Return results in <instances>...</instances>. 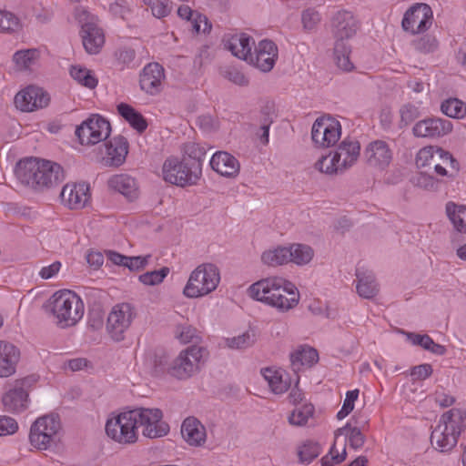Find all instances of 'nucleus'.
Here are the masks:
<instances>
[{
  "label": "nucleus",
  "instance_id": "37",
  "mask_svg": "<svg viewBox=\"0 0 466 466\" xmlns=\"http://www.w3.org/2000/svg\"><path fill=\"white\" fill-rule=\"evenodd\" d=\"M264 379L268 381L271 391L275 394H282L290 387V383L287 379H283V375L270 368L262 370Z\"/></svg>",
  "mask_w": 466,
  "mask_h": 466
},
{
  "label": "nucleus",
  "instance_id": "40",
  "mask_svg": "<svg viewBox=\"0 0 466 466\" xmlns=\"http://www.w3.org/2000/svg\"><path fill=\"white\" fill-rule=\"evenodd\" d=\"M408 339L414 345H419L426 350L437 355H443L446 351L444 346L435 343L429 335H420L412 332L406 333Z\"/></svg>",
  "mask_w": 466,
  "mask_h": 466
},
{
  "label": "nucleus",
  "instance_id": "24",
  "mask_svg": "<svg viewBox=\"0 0 466 466\" xmlns=\"http://www.w3.org/2000/svg\"><path fill=\"white\" fill-rule=\"evenodd\" d=\"M20 356V350L16 346L0 340V378H8L15 373Z\"/></svg>",
  "mask_w": 466,
  "mask_h": 466
},
{
  "label": "nucleus",
  "instance_id": "10",
  "mask_svg": "<svg viewBox=\"0 0 466 466\" xmlns=\"http://www.w3.org/2000/svg\"><path fill=\"white\" fill-rule=\"evenodd\" d=\"M106 433L110 439L119 444L129 445L136 443L138 440V435L132 411L121 412L108 419L106 423Z\"/></svg>",
  "mask_w": 466,
  "mask_h": 466
},
{
  "label": "nucleus",
  "instance_id": "32",
  "mask_svg": "<svg viewBox=\"0 0 466 466\" xmlns=\"http://www.w3.org/2000/svg\"><path fill=\"white\" fill-rule=\"evenodd\" d=\"M356 289L360 297L366 299H371L378 295L380 290L379 284L371 271L361 270L358 268L356 270Z\"/></svg>",
  "mask_w": 466,
  "mask_h": 466
},
{
  "label": "nucleus",
  "instance_id": "41",
  "mask_svg": "<svg viewBox=\"0 0 466 466\" xmlns=\"http://www.w3.org/2000/svg\"><path fill=\"white\" fill-rule=\"evenodd\" d=\"M351 48L348 44H334V61L337 66L346 72L354 68L353 63L350 59Z\"/></svg>",
  "mask_w": 466,
  "mask_h": 466
},
{
  "label": "nucleus",
  "instance_id": "9",
  "mask_svg": "<svg viewBox=\"0 0 466 466\" xmlns=\"http://www.w3.org/2000/svg\"><path fill=\"white\" fill-rule=\"evenodd\" d=\"M137 428L142 427V434L148 439L167 435L169 425L162 420L163 412L157 408H137L131 410Z\"/></svg>",
  "mask_w": 466,
  "mask_h": 466
},
{
  "label": "nucleus",
  "instance_id": "64",
  "mask_svg": "<svg viewBox=\"0 0 466 466\" xmlns=\"http://www.w3.org/2000/svg\"><path fill=\"white\" fill-rule=\"evenodd\" d=\"M225 76L232 83L245 86L248 85V79L245 76V75L238 71L236 68L229 69L226 72Z\"/></svg>",
  "mask_w": 466,
  "mask_h": 466
},
{
  "label": "nucleus",
  "instance_id": "5",
  "mask_svg": "<svg viewBox=\"0 0 466 466\" xmlns=\"http://www.w3.org/2000/svg\"><path fill=\"white\" fill-rule=\"evenodd\" d=\"M416 166L433 170L437 176L446 177L450 180L455 179L460 172V164L447 150L437 147L428 146L419 150L416 156Z\"/></svg>",
  "mask_w": 466,
  "mask_h": 466
},
{
  "label": "nucleus",
  "instance_id": "54",
  "mask_svg": "<svg viewBox=\"0 0 466 466\" xmlns=\"http://www.w3.org/2000/svg\"><path fill=\"white\" fill-rule=\"evenodd\" d=\"M168 273L169 268L167 267H163L158 270L147 271L140 275L138 279L144 285L155 286L160 284Z\"/></svg>",
  "mask_w": 466,
  "mask_h": 466
},
{
  "label": "nucleus",
  "instance_id": "45",
  "mask_svg": "<svg viewBox=\"0 0 466 466\" xmlns=\"http://www.w3.org/2000/svg\"><path fill=\"white\" fill-rule=\"evenodd\" d=\"M38 57L39 52L37 49H25L16 51L13 56V61L20 70H24L28 69L35 64Z\"/></svg>",
  "mask_w": 466,
  "mask_h": 466
},
{
  "label": "nucleus",
  "instance_id": "33",
  "mask_svg": "<svg viewBox=\"0 0 466 466\" xmlns=\"http://www.w3.org/2000/svg\"><path fill=\"white\" fill-rule=\"evenodd\" d=\"M108 186L130 200L137 197V183L133 177L127 174L113 176L108 180Z\"/></svg>",
  "mask_w": 466,
  "mask_h": 466
},
{
  "label": "nucleus",
  "instance_id": "8",
  "mask_svg": "<svg viewBox=\"0 0 466 466\" xmlns=\"http://www.w3.org/2000/svg\"><path fill=\"white\" fill-rule=\"evenodd\" d=\"M76 18L81 25V36L85 50L90 55L100 52L105 44L103 30L97 25V17L83 8L76 9Z\"/></svg>",
  "mask_w": 466,
  "mask_h": 466
},
{
  "label": "nucleus",
  "instance_id": "2",
  "mask_svg": "<svg viewBox=\"0 0 466 466\" xmlns=\"http://www.w3.org/2000/svg\"><path fill=\"white\" fill-rule=\"evenodd\" d=\"M15 175L18 180L35 189L57 186L64 180L62 167L49 160L29 157L17 163Z\"/></svg>",
  "mask_w": 466,
  "mask_h": 466
},
{
  "label": "nucleus",
  "instance_id": "39",
  "mask_svg": "<svg viewBox=\"0 0 466 466\" xmlns=\"http://www.w3.org/2000/svg\"><path fill=\"white\" fill-rule=\"evenodd\" d=\"M207 151L206 148L195 142H188L184 146V156L189 162L190 167H194L198 164L200 168V175L202 174V164L206 159Z\"/></svg>",
  "mask_w": 466,
  "mask_h": 466
},
{
  "label": "nucleus",
  "instance_id": "34",
  "mask_svg": "<svg viewBox=\"0 0 466 466\" xmlns=\"http://www.w3.org/2000/svg\"><path fill=\"white\" fill-rule=\"evenodd\" d=\"M117 112L138 133H142L147 129V120L145 119L141 113L137 111L130 105L126 103H120L117 106Z\"/></svg>",
  "mask_w": 466,
  "mask_h": 466
},
{
  "label": "nucleus",
  "instance_id": "59",
  "mask_svg": "<svg viewBox=\"0 0 466 466\" xmlns=\"http://www.w3.org/2000/svg\"><path fill=\"white\" fill-rule=\"evenodd\" d=\"M190 24L192 30L197 34L208 33L211 30L212 27L211 23L208 21V17L199 12L195 14V16Z\"/></svg>",
  "mask_w": 466,
  "mask_h": 466
},
{
  "label": "nucleus",
  "instance_id": "4",
  "mask_svg": "<svg viewBox=\"0 0 466 466\" xmlns=\"http://www.w3.org/2000/svg\"><path fill=\"white\" fill-rule=\"evenodd\" d=\"M49 308L56 325L60 329L76 326L85 312L81 298L69 289L55 292L49 299Z\"/></svg>",
  "mask_w": 466,
  "mask_h": 466
},
{
  "label": "nucleus",
  "instance_id": "14",
  "mask_svg": "<svg viewBox=\"0 0 466 466\" xmlns=\"http://www.w3.org/2000/svg\"><path fill=\"white\" fill-rule=\"evenodd\" d=\"M432 22L431 7L424 3H416L405 12L401 26L404 31L418 35L429 30Z\"/></svg>",
  "mask_w": 466,
  "mask_h": 466
},
{
  "label": "nucleus",
  "instance_id": "30",
  "mask_svg": "<svg viewBox=\"0 0 466 466\" xmlns=\"http://www.w3.org/2000/svg\"><path fill=\"white\" fill-rule=\"evenodd\" d=\"M253 46V38L246 34L232 35L226 44V47L233 56L248 62L254 61L253 55L251 53Z\"/></svg>",
  "mask_w": 466,
  "mask_h": 466
},
{
  "label": "nucleus",
  "instance_id": "15",
  "mask_svg": "<svg viewBox=\"0 0 466 466\" xmlns=\"http://www.w3.org/2000/svg\"><path fill=\"white\" fill-rule=\"evenodd\" d=\"M134 317V309L129 303H120L114 306L106 321V330L111 339L115 341L123 340L124 334L130 327Z\"/></svg>",
  "mask_w": 466,
  "mask_h": 466
},
{
  "label": "nucleus",
  "instance_id": "46",
  "mask_svg": "<svg viewBox=\"0 0 466 466\" xmlns=\"http://www.w3.org/2000/svg\"><path fill=\"white\" fill-rule=\"evenodd\" d=\"M70 75L76 81L86 87L93 89L97 86V79L86 67L73 66L70 69Z\"/></svg>",
  "mask_w": 466,
  "mask_h": 466
},
{
  "label": "nucleus",
  "instance_id": "25",
  "mask_svg": "<svg viewBox=\"0 0 466 466\" xmlns=\"http://www.w3.org/2000/svg\"><path fill=\"white\" fill-rule=\"evenodd\" d=\"M128 153V142L126 137L117 136L106 144L105 164L109 167L121 166Z\"/></svg>",
  "mask_w": 466,
  "mask_h": 466
},
{
  "label": "nucleus",
  "instance_id": "28",
  "mask_svg": "<svg viewBox=\"0 0 466 466\" xmlns=\"http://www.w3.org/2000/svg\"><path fill=\"white\" fill-rule=\"evenodd\" d=\"M365 155L369 165L379 168H384L392 159L388 144L382 140L370 143L366 148Z\"/></svg>",
  "mask_w": 466,
  "mask_h": 466
},
{
  "label": "nucleus",
  "instance_id": "49",
  "mask_svg": "<svg viewBox=\"0 0 466 466\" xmlns=\"http://www.w3.org/2000/svg\"><path fill=\"white\" fill-rule=\"evenodd\" d=\"M319 453V444L311 441H307L298 449V456L301 463L311 462Z\"/></svg>",
  "mask_w": 466,
  "mask_h": 466
},
{
  "label": "nucleus",
  "instance_id": "7",
  "mask_svg": "<svg viewBox=\"0 0 466 466\" xmlns=\"http://www.w3.org/2000/svg\"><path fill=\"white\" fill-rule=\"evenodd\" d=\"M162 174L166 182L178 187L195 185L201 177L198 164L190 167L187 157H183L182 160L176 157L166 159Z\"/></svg>",
  "mask_w": 466,
  "mask_h": 466
},
{
  "label": "nucleus",
  "instance_id": "6",
  "mask_svg": "<svg viewBox=\"0 0 466 466\" xmlns=\"http://www.w3.org/2000/svg\"><path fill=\"white\" fill-rule=\"evenodd\" d=\"M219 281V269L215 264H200L191 272L183 294L189 299L206 296L217 289Z\"/></svg>",
  "mask_w": 466,
  "mask_h": 466
},
{
  "label": "nucleus",
  "instance_id": "20",
  "mask_svg": "<svg viewBox=\"0 0 466 466\" xmlns=\"http://www.w3.org/2000/svg\"><path fill=\"white\" fill-rule=\"evenodd\" d=\"M60 198L70 209H81L89 200V186L86 183H67L63 187Z\"/></svg>",
  "mask_w": 466,
  "mask_h": 466
},
{
  "label": "nucleus",
  "instance_id": "50",
  "mask_svg": "<svg viewBox=\"0 0 466 466\" xmlns=\"http://www.w3.org/2000/svg\"><path fill=\"white\" fill-rule=\"evenodd\" d=\"M175 336L182 343H198L200 339L198 331L189 324H179L176 327Z\"/></svg>",
  "mask_w": 466,
  "mask_h": 466
},
{
  "label": "nucleus",
  "instance_id": "17",
  "mask_svg": "<svg viewBox=\"0 0 466 466\" xmlns=\"http://www.w3.org/2000/svg\"><path fill=\"white\" fill-rule=\"evenodd\" d=\"M359 29V24L354 15L346 10L337 12L331 20V31L335 43L347 44Z\"/></svg>",
  "mask_w": 466,
  "mask_h": 466
},
{
  "label": "nucleus",
  "instance_id": "56",
  "mask_svg": "<svg viewBox=\"0 0 466 466\" xmlns=\"http://www.w3.org/2000/svg\"><path fill=\"white\" fill-rule=\"evenodd\" d=\"M413 46L418 52L427 54L433 52L437 48L438 41L434 36L426 35L414 41Z\"/></svg>",
  "mask_w": 466,
  "mask_h": 466
},
{
  "label": "nucleus",
  "instance_id": "29",
  "mask_svg": "<svg viewBox=\"0 0 466 466\" xmlns=\"http://www.w3.org/2000/svg\"><path fill=\"white\" fill-rule=\"evenodd\" d=\"M290 368L295 373L304 367L310 368L319 360L318 351L308 345L299 346L289 354Z\"/></svg>",
  "mask_w": 466,
  "mask_h": 466
},
{
  "label": "nucleus",
  "instance_id": "62",
  "mask_svg": "<svg viewBox=\"0 0 466 466\" xmlns=\"http://www.w3.org/2000/svg\"><path fill=\"white\" fill-rule=\"evenodd\" d=\"M150 257V255H147L145 257H127V260L126 261V267L130 271H140L147 267Z\"/></svg>",
  "mask_w": 466,
  "mask_h": 466
},
{
  "label": "nucleus",
  "instance_id": "44",
  "mask_svg": "<svg viewBox=\"0 0 466 466\" xmlns=\"http://www.w3.org/2000/svg\"><path fill=\"white\" fill-rule=\"evenodd\" d=\"M257 340V333L253 329H248L242 334L233 337L228 338L226 339V344L228 348L234 350H244L249 348L255 344Z\"/></svg>",
  "mask_w": 466,
  "mask_h": 466
},
{
  "label": "nucleus",
  "instance_id": "51",
  "mask_svg": "<svg viewBox=\"0 0 466 466\" xmlns=\"http://www.w3.org/2000/svg\"><path fill=\"white\" fill-rule=\"evenodd\" d=\"M20 26L19 19L13 13L0 9V33H14Z\"/></svg>",
  "mask_w": 466,
  "mask_h": 466
},
{
  "label": "nucleus",
  "instance_id": "26",
  "mask_svg": "<svg viewBox=\"0 0 466 466\" xmlns=\"http://www.w3.org/2000/svg\"><path fill=\"white\" fill-rule=\"evenodd\" d=\"M25 380L16 381L15 386L3 395L2 403L6 411L22 412L27 408L28 393L22 387Z\"/></svg>",
  "mask_w": 466,
  "mask_h": 466
},
{
  "label": "nucleus",
  "instance_id": "60",
  "mask_svg": "<svg viewBox=\"0 0 466 466\" xmlns=\"http://www.w3.org/2000/svg\"><path fill=\"white\" fill-rule=\"evenodd\" d=\"M346 456H347L346 449L343 448L342 452L339 453L335 450V443H334L332 445V447L330 448L329 454H327L326 456H324L321 459V465L322 466H333L334 464L342 462L346 459Z\"/></svg>",
  "mask_w": 466,
  "mask_h": 466
},
{
  "label": "nucleus",
  "instance_id": "27",
  "mask_svg": "<svg viewBox=\"0 0 466 466\" xmlns=\"http://www.w3.org/2000/svg\"><path fill=\"white\" fill-rule=\"evenodd\" d=\"M209 164L214 171L227 177H236L240 167L238 159L225 151L214 153Z\"/></svg>",
  "mask_w": 466,
  "mask_h": 466
},
{
  "label": "nucleus",
  "instance_id": "31",
  "mask_svg": "<svg viewBox=\"0 0 466 466\" xmlns=\"http://www.w3.org/2000/svg\"><path fill=\"white\" fill-rule=\"evenodd\" d=\"M360 146L356 140L344 139L332 154L343 170L352 166L360 156Z\"/></svg>",
  "mask_w": 466,
  "mask_h": 466
},
{
  "label": "nucleus",
  "instance_id": "16",
  "mask_svg": "<svg viewBox=\"0 0 466 466\" xmlns=\"http://www.w3.org/2000/svg\"><path fill=\"white\" fill-rule=\"evenodd\" d=\"M341 136V126L338 120L330 116L316 119L311 129L312 141L320 147L334 146Z\"/></svg>",
  "mask_w": 466,
  "mask_h": 466
},
{
  "label": "nucleus",
  "instance_id": "36",
  "mask_svg": "<svg viewBox=\"0 0 466 466\" xmlns=\"http://www.w3.org/2000/svg\"><path fill=\"white\" fill-rule=\"evenodd\" d=\"M335 439L340 435H345L349 441L350 447L354 450H359L363 447L366 438L359 427L352 426L351 423H347L345 426L339 428L334 432Z\"/></svg>",
  "mask_w": 466,
  "mask_h": 466
},
{
  "label": "nucleus",
  "instance_id": "12",
  "mask_svg": "<svg viewBox=\"0 0 466 466\" xmlns=\"http://www.w3.org/2000/svg\"><path fill=\"white\" fill-rule=\"evenodd\" d=\"M59 429L60 421L56 417L51 415L38 418L30 429L31 444L38 450L48 449L55 442Z\"/></svg>",
  "mask_w": 466,
  "mask_h": 466
},
{
  "label": "nucleus",
  "instance_id": "47",
  "mask_svg": "<svg viewBox=\"0 0 466 466\" xmlns=\"http://www.w3.org/2000/svg\"><path fill=\"white\" fill-rule=\"evenodd\" d=\"M429 172L430 171H427L426 169L423 172H420L414 175L410 179L412 185L424 190H438L441 180L435 179L431 175L429 174Z\"/></svg>",
  "mask_w": 466,
  "mask_h": 466
},
{
  "label": "nucleus",
  "instance_id": "23",
  "mask_svg": "<svg viewBox=\"0 0 466 466\" xmlns=\"http://www.w3.org/2000/svg\"><path fill=\"white\" fill-rule=\"evenodd\" d=\"M253 64L262 72H269L274 67L278 58V47L271 40H262L256 47V54L253 56Z\"/></svg>",
  "mask_w": 466,
  "mask_h": 466
},
{
  "label": "nucleus",
  "instance_id": "18",
  "mask_svg": "<svg viewBox=\"0 0 466 466\" xmlns=\"http://www.w3.org/2000/svg\"><path fill=\"white\" fill-rule=\"evenodd\" d=\"M49 96L41 87L29 86L18 92L15 96L16 108L24 112L45 107L49 103Z\"/></svg>",
  "mask_w": 466,
  "mask_h": 466
},
{
  "label": "nucleus",
  "instance_id": "19",
  "mask_svg": "<svg viewBox=\"0 0 466 466\" xmlns=\"http://www.w3.org/2000/svg\"><path fill=\"white\" fill-rule=\"evenodd\" d=\"M452 131V123L450 120L440 117H429L418 121L412 133L417 137L439 138L444 137Z\"/></svg>",
  "mask_w": 466,
  "mask_h": 466
},
{
  "label": "nucleus",
  "instance_id": "35",
  "mask_svg": "<svg viewBox=\"0 0 466 466\" xmlns=\"http://www.w3.org/2000/svg\"><path fill=\"white\" fill-rule=\"evenodd\" d=\"M291 252L289 247H278L266 250L261 255V260L265 265L277 267L289 262Z\"/></svg>",
  "mask_w": 466,
  "mask_h": 466
},
{
  "label": "nucleus",
  "instance_id": "52",
  "mask_svg": "<svg viewBox=\"0 0 466 466\" xmlns=\"http://www.w3.org/2000/svg\"><path fill=\"white\" fill-rule=\"evenodd\" d=\"M143 2L150 7L152 15L157 18L166 17L172 10L169 0H143Z\"/></svg>",
  "mask_w": 466,
  "mask_h": 466
},
{
  "label": "nucleus",
  "instance_id": "1",
  "mask_svg": "<svg viewBox=\"0 0 466 466\" xmlns=\"http://www.w3.org/2000/svg\"><path fill=\"white\" fill-rule=\"evenodd\" d=\"M250 298L263 302L279 312L294 309L299 301L298 288L282 277H268L253 283L248 289Z\"/></svg>",
  "mask_w": 466,
  "mask_h": 466
},
{
  "label": "nucleus",
  "instance_id": "57",
  "mask_svg": "<svg viewBox=\"0 0 466 466\" xmlns=\"http://www.w3.org/2000/svg\"><path fill=\"white\" fill-rule=\"evenodd\" d=\"M358 396L359 390H353L347 392L342 408L337 414V418L339 420H342L353 410L354 401L358 399Z\"/></svg>",
  "mask_w": 466,
  "mask_h": 466
},
{
  "label": "nucleus",
  "instance_id": "13",
  "mask_svg": "<svg viewBox=\"0 0 466 466\" xmlns=\"http://www.w3.org/2000/svg\"><path fill=\"white\" fill-rule=\"evenodd\" d=\"M110 132V123L98 115H92L76 129V135L84 146L96 145L106 140Z\"/></svg>",
  "mask_w": 466,
  "mask_h": 466
},
{
  "label": "nucleus",
  "instance_id": "48",
  "mask_svg": "<svg viewBox=\"0 0 466 466\" xmlns=\"http://www.w3.org/2000/svg\"><path fill=\"white\" fill-rule=\"evenodd\" d=\"M314 406L310 403L296 408L289 416V422L295 426H303L314 414Z\"/></svg>",
  "mask_w": 466,
  "mask_h": 466
},
{
  "label": "nucleus",
  "instance_id": "38",
  "mask_svg": "<svg viewBox=\"0 0 466 466\" xmlns=\"http://www.w3.org/2000/svg\"><path fill=\"white\" fill-rule=\"evenodd\" d=\"M446 213L456 230L461 233H466V206H459L453 202H448Z\"/></svg>",
  "mask_w": 466,
  "mask_h": 466
},
{
  "label": "nucleus",
  "instance_id": "61",
  "mask_svg": "<svg viewBox=\"0 0 466 466\" xmlns=\"http://www.w3.org/2000/svg\"><path fill=\"white\" fill-rule=\"evenodd\" d=\"M302 24L305 29L312 30L320 21V15L318 11L309 8L302 13Z\"/></svg>",
  "mask_w": 466,
  "mask_h": 466
},
{
  "label": "nucleus",
  "instance_id": "63",
  "mask_svg": "<svg viewBox=\"0 0 466 466\" xmlns=\"http://www.w3.org/2000/svg\"><path fill=\"white\" fill-rule=\"evenodd\" d=\"M17 429V422L13 418L0 416V436L13 434Z\"/></svg>",
  "mask_w": 466,
  "mask_h": 466
},
{
  "label": "nucleus",
  "instance_id": "3",
  "mask_svg": "<svg viewBox=\"0 0 466 466\" xmlns=\"http://www.w3.org/2000/svg\"><path fill=\"white\" fill-rule=\"evenodd\" d=\"M466 431V410L453 408L444 412L431 434L432 447L441 451H451Z\"/></svg>",
  "mask_w": 466,
  "mask_h": 466
},
{
  "label": "nucleus",
  "instance_id": "55",
  "mask_svg": "<svg viewBox=\"0 0 466 466\" xmlns=\"http://www.w3.org/2000/svg\"><path fill=\"white\" fill-rule=\"evenodd\" d=\"M420 113L419 108L410 104L407 103L403 105L400 108V127H404L409 126L410 123H412L414 120H416L420 116Z\"/></svg>",
  "mask_w": 466,
  "mask_h": 466
},
{
  "label": "nucleus",
  "instance_id": "21",
  "mask_svg": "<svg viewBox=\"0 0 466 466\" xmlns=\"http://www.w3.org/2000/svg\"><path fill=\"white\" fill-rule=\"evenodd\" d=\"M164 78L163 66L158 63H149L144 67L140 75L139 85L147 94L155 96L161 92Z\"/></svg>",
  "mask_w": 466,
  "mask_h": 466
},
{
  "label": "nucleus",
  "instance_id": "42",
  "mask_svg": "<svg viewBox=\"0 0 466 466\" xmlns=\"http://www.w3.org/2000/svg\"><path fill=\"white\" fill-rule=\"evenodd\" d=\"M441 110L449 117L461 119L466 116V104L461 99L450 97L441 103Z\"/></svg>",
  "mask_w": 466,
  "mask_h": 466
},
{
  "label": "nucleus",
  "instance_id": "11",
  "mask_svg": "<svg viewBox=\"0 0 466 466\" xmlns=\"http://www.w3.org/2000/svg\"><path fill=\"white\" fill-rule=\"evenodd\" d=\"M205 351L204 348L197 345L187 348L172 360L168 373L178 380H187L192 377L198 372L200 360Z\"/></svg>",
  "mask_w": 466,
  "mask_h": 466
},
{
  "label": "nucleus",
  "instance_id": "58",
  "mask_svg": "<svg viewBox=\"0 0 466 466\" xmlns=\"http://www.w3.org/2000/svg\"><path fill=\"white\" fill-rule=\"evenodd\" d=\"M169 356L165 351L156 352L153 359V367L156 375L163 373L169 370L171 365Z\"/></svg>",
  "mask_w": 466,
  "mask_h": 466
},
{
  "label": "nucleus",
  "instance_id": "53",
  "mask_svg": "<svg viewBox=\"0 0 466 466\" xmlns=\"http://www.w3.org/2000/svg\"><path fill=\"white\" fill-rule=\"evenodd\" d=\"M315 167L322 173L334 174L343 171L339 163L337 162L333 155L321 157L315 164Z\"/></svg>",
  "mask_w": 466,
  "mask_h": 466
},
{
  "label": "nucleus",
  "instance_id": "22",
  "mask_svg": "<svg viewBox=\"0 0 466 466\" xmlns=\"http://www.w3.org/2000/svg\"><path fill=\"white\" fill-rule=\"evenodd\" d=\"M181 436L191 447H202L207 441V430L196 417L186 418L181 424Z\"/></svg>",
  "mask_w": 466,
  "mask_h": 466
},
{
  "label": "nucleus",
  "instance_id": "43",
  "mask_svg": "<svg viewBox=\"0 0 466 466\" xmlns=\"http://www.w3.org/2000/svg\"><path fill=\"white\" fill-rule=\"evenodd\" d=\"M289 250L291 252L289 262L299 266L309 264L314 256V250L309 246L304 244H292L289 246Z\"/></svg>",
  "mask_w": 466,
  "mask_h": 466
}]
</instances>
